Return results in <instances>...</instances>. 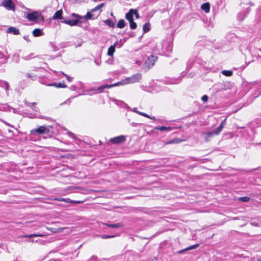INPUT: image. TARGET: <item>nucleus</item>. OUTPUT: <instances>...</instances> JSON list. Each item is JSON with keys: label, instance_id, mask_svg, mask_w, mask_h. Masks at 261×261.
<instances>
[{"label": "nucleus", "instance_id": "1", "mask_svg": "<svg viewBox=\"0 0 261 261\" xmlns=\"http://www.w3.org/2000/svg\"><path fill=\"white\" fill-rule=\"evenodd\" d=\"M105 5L104 3H101L98 6H97L95 8L92 9L90 12H88L85 16L82 17L78 14L73 13L72 15L75 17L78 18H84L86 20L88 19H94L96 18L99 15L100 13H98L97 14H93L96 11L100 10Z\"/></svg>", "mask_w": 261, "mask_h": 261}, {"label": "nucleus", "instance_id": "3", "mask_svg": "<svg viewBox=\"0 0 261 261\" xmlns=\"http://www.w3.org/2000/svg\"><path fill=\"white\" fill-rule=\"evenodd\" d=\"M49 130L44 126H40L38 128L31 130V134L32 135H35L36 134L42 135L47 134Z\"/></svg>", "mask_w": 261, "mask_h": 261}, {"label": "nucleus", "instance_id": "6", "mask_svg": "<svg viewBox=\"0 0 261 261\" xmlns=\"http://www.w3.org/2000/svg\"><path fill=\"white\" fill-rule=\"evenodd\" d=\"M106 88L109 89L108 85H103L99 87L97 89H90V90L87 92V94L89 95L95 94L101 92L103 90Z\"/></svg>", "mask_w": 261, "mask_h": 261}, {"label": "nucleus", "instance_id": "47", "mask_svg": "<svg viewBox=\"0 0 261 261\" xmlns=\"http://www.w3.org/2000/svg\"><path fill=\"white\" fill-rule=\"evenodd\" d=\"M3 54L0 51V58H2L3 57Z\"/></svg>", "mask_w": 261, "mask_h": 261}, {"label": "nucleus", "instance_id": "29", "mask_svg": "<svg viewBox=\"0 0 261 261\" xmlns=\"http://www.w3.org/2000/svg\"><path fill=\"white\" fill-rule=\"evenodd\" d=\"M239 200L242 202H248L249 200V198L247 196L241 197L239 198Z\"/></svg>", "mask_w": 261, "mask_h": 261}, {"label": "nucleus", "instance_id": "36", "mask_svg": "<svg viewBox=\"0 0 261 261\" xmlns=\"http://www.w3.org/2000/svg\"><path fill=\"white\" fill-rule=\"evenodd\" d=\"M201 99L203 101H207L208 100V96L206 95H204L201 97Z\"/></svg>", "mask_w": 261, "mask_h": 261}, {"label": "nucleus", "instance_id": "50", "mask_svg": "<svg viewBox=\"0 0 261 261\" xmlns=\"http://www.w3.org/2000/svg\"><path fill=\"white\" fill-rule=\"evenodd\" d=\"M258 261H261V257L259 259H258Z\"/></svg>", "mask_w": 261, "mask_h": 261}, {"label": "nucleus", "instance_id": "37", "mask_svg": "<svg viewBox=\"0 0 261 261\" xmlns=\"http://www.w3.org/2000/svg\"><path fill=\"white\" fill-rule=\"evenodd\" d=\"M83 202L82 201H74V200H70V203H82Z\"/></svg>", "mask_w": 261, "mask_h": 261}, {"label": "nucleus", "instance_id": "46", "mask_svg": "<svg viewBox=\"0 0 261 261\" xmlns=\"http://www.w3.org/2000/svg\"><path fill=\"white\" fill-rule=\"evenodd\" d=\"M67 102H70V99H68V100H67L66 101H65L64 102V103H66Z\"/></svg>", "mask_w": 261, "mask_h": 261}, {"label": "nucleus", "instance_id": "13", "mask_svg": "<svg viewBox=\"0 0 261 261\" xmlns=\"http://www.w3.org/2000/svg\"><path fill=\"white\" fill-rule=\"evenodd\" d=\"M63 22L66 23V24H69L71 26H73V25H76L77 24L78 22H79V20H64V21H63Z\"/></svg>", "mask_w": 261, "mask_h": 261}, {"label": "nucleus", "instance_id": "31", "mask_svg": "<svg viewBox=\"0 0 261 261\" xmlns=\"http://www.w3.org/2000/svg\"><path fill=\"white\" fill-rule=\"evenodd\" d=\"M133 14H134L136 17V18H139L140 17L139 14L136 9H133L132 11Z\"/></svg>", "mask_w": 261, "mask_h": 261}, {"label": "nucleus", "instance_id": "26", "mask_svg": "<svg viewBox=\"0 0 261 261\" xmlns=\"http://www.w3.org/2000/svg\"><path fill=\"white\" fill-rule=\"evenodd\" d=\"M222 73L225 76H229L232 75V71L231 70H223Z\"/></svg>", "mask_w": 261, "mask_h": 261}, {"label": "nucleus", "instance_id": "35", "mask_svg": "<svg viewBox=\"0 0 261 261\" xmlns=\"http://www.w3.org/2000/svg\"><path fill=\"white\" fill-rule=\"evenodd\" d=\"M63 74H64V75L66 77V79L69 81V82H71L72 81V77L68 76V75H67L66 74H65V73H63Z\"/></svg>", "mask_w": 261, "mask_h": 261}, {"label": "nucleus", "instance_id": "21", "mask_svg": "<svg viewBox=\"0 0 261 261\" xmlns=\"http://www.w3.org/2000/svg\"><path fill=\"white\" fill-rule=\"evenodd\" d=\"M125 23L123 19H120L117 24V27L120 29L123 28L125 27Z\"/></svg>", "mask_w": 261, "mask_h": 261}, {"label": "nucleus", "instance_id": "40", "mask_svg": "<svg viewBox=\"0 0 261 261\" xmlns=\"http://www.w3.org/2000/svg\"><path fill=\"white\" fill-rule=\"evenodd\" d=\"M65 228H65V227L59 228H58V232H62V230H63L64 229H65Z\"/></svg>", "mask_w": 261, "mask_h": 261}, {"label": "nucleus", "instance_id": "44", "mask_svg": "<svg viewBox=\"0 0 261 261\" xmlns=\"http://www.w3.org/2000/svg\"><path fill=\"white\" fill-rule=\"evenodd\" d=\"M23 38H24L25 40H26L27 41H29V40H28V36H24V37H23Z\"/></svg>", "mask_w": 261, "mask_h": 261}, {"label": "nucleus", "instance_id": "48", "mask_svg": "<svg viewBox=\"0 0 261 261\" xmlns=\"http://www.w3.org/2000/svg\"><path fill=\"white\" fill-rule=\"evenodd\" d=\"M36 104L35 102H33L31 103L32 106H34Z\"/></svg>", "mask_w": 261, "mask_h": 261}, {"label": "nucleus", "instance_id": "49", "mask_svg": "<svg viewBox=\"0 0 261 261\" xmlns=\"http://www.w3.org/2000/svg\"><path fill=\"white\" fill-rule=\"evenodd\" d=\"M252 261H258V259L257 260H255L254 258H253Z\"/></svg>", "mask_w": 261, "mask_h": 261}, {"label": "nucleus", "instance_id": "41", "mask_svg": "<svg viewBox=\"0 0 261 261\" xmlns=\"http://www.w3.org/2000/svg\"><path fill=\"white\" fill-rule=\"evenodd\" d=\"M5 85H6V89L7 90L9 88V84L7 82H5Z\"/></svg>", "mask_w": 261, "mask_h": 261}, {"label": "nucleus", "instance_id": "11", "mask_svg": "<svg viewBox=\"0 0 261 261\" xmlns=\"http://www.w3.org/2000/svg\"><path fill=\"white\" fill-rule=\"evenodd\" d=\"M201 8L205 13H208L210 10V5L208 3H205L202 4L201 6Z\"/></svg>", "mask_w": 261, "mask_h": 261}, {"label": "nucleus", "instance_id": "39", "mask_svg": "<svg viewBox=\"0 0 261 261\" xmlns=\"http://www.w3.org/2000/svg\"><path fill=\"white\" fill-rule=\"evenodd\" d=\"M141 115L143 116H144L145 117H147V118L149 117V116L148 114H146L145 113H143V112L142 113H141Z\"/></svg>", "mask_w": 261, "mask_h": 261}, {"label": "nucleus", "instance_id": "27", "mask_svg": "<svg viewBox=\"0 0 261 261\" xmlns=\"http://www.w3.org/2000/svg\"><path fill=\"white\" fill-rule=\"evenodd\" d=\"M55 200L58 201H64L66 202L70 203V200L69 199H66L64 198H55Z\"/></svg>", "mask_w": 261, "mask_h": 261}, {"label": "nucleus", "instance_id": "23", "mask_svg": "<svg viewBox=\"0 0 261 261\" xmlns=\"http://www.w3.org/2000/svg\"><path fill=\"white\" fill-rule=\"evenodd\" d=\"M105 23L109 25L110 27L113 28L115 26V23L113 21V20L110 19H107L105 21Z\"/></svg>", "mask_w": 261, "mask_h": 261}, {"label": "nucleus", "instance_id": "10", "mask_svg": "<svg viewBox=\"0 0 261 261\" xmlns=\"http://www.w3.org/2000/svg\"><path fill=\"white\" fill-rule=\"evenodd\" d=\"M117 44V42H116L113 45H111L108 50V55L109 56H112L115 51V46Z\"/></svg>", "mask_w": 261, "mask_h": 261}, {"label": "nucleus", "instance_id": "43", "mask_svg": "<svg viewBox=\"0 0 261 261\" xmlns=\"http://www.w3.org/2000/svg\"><path fill=\"white\" fill-rule=\"evenodd\" d=\"M134 112L140 114L141 115V113H142V112H139V111H136V110H133Z\"/></svg>", "mask_w": 261, "mask_h": 261}, {"label": "nucleus", "instance_id": "17", "mask_svg": "<svg viewBox=\"0 0 261 261\" xmlns=\"http://www.w3.org/2000/svg\"><path fill=\"white\" fill-rule=\"evenodd\" d=\"M33 35L34 37H39L43 35L42 31L40 29H36L33 31Z\"/></svg>", "mask_w": 261, "mask_h": 261}, {"label": "nucleus", "instance_id": "30", "mask_svg": "<svg viewBox=\"0 0 261 261\" xmlns=\"http://www.w3.org/2000/svg\"><path fill=\"white\" fill-rule=\"evenodd\" d=\"M180 141L178 139H174L171 141H170L169 142H166L165 144H173V143H178Z\"/></svg>", "mask_w": 261, "mask_h": 261}, {"label": "nucleus", "instance_id": "16", "mask_svg": "<svg viewBox=\"0 0 261 261\" xmlns=\"http://www.w3.org/2000/svg\"><path fill=\"white\" fill-rule=\"evenodd\" d=\"M104 225L113 228H117L119 227H121L123 226V225L121 223H116V224H108V223H104Z\"/></svg>", "mask_w": 261, "mask_h": 261}, {"label": "nucleus", "instance_id": "20", "mask_svg": "<svg viewBox=\"0 0 261 261\" xmlns=\"http://www.w3.org/2000/svg\"><path fill=\"white\" fill-rule=\"evenodd\" d=\"M123 82H124V79L121 80L120 82L116 83L115 84H111V85H108L109 88H111L112 87H116V86H120V85H125V84L123 83Z\"/></svg>", "mask_w": 261, "mask_h": 261}, {"label": "nucleus", "instance_id": "2", "mask_svg": "<svg viewBox=\"0 0 261 261\" xmlns=\"http://www.w3.org/2000/svg\"><path fill=\"white\" fill-rule=\"evenodd\" d=\"M142 75L141 73H137L133 75L130 77H127L124 79L123 83L126 84H133L139 81L141 79Z\"/></svg>", "mask_w": 261, "mask_h": 261}, {"label": "nucleus", "instance_id": "19", "mask_svg": "<svg viewBox=\"0 0 261 261\" xmlns=\"http://www.w3.org/2000/svg\"><path fill=\"white\" fill-rule=\"evenodd\" d=\"M155 129L156 130H161V131H163V130L170 131V130H172L171 127H166V126H157V127H155Z\"/></svg>", "mask_w": 261, "mask_h": 261}, {"label": "nucleus", "instance_id": "14", "mask_svg": "<svg viewBox=\"0 0 261 261\" xmlns=\"http://www.w3.org/2000/svg\"><path fill=\"white\" fill-rule=\"evenodd\" d=\"M132 11L133 9H130L129 12L127 13L125 15V18L127 20L129 21V22L132 21V20H134Z\"/></svg>", "mask_w": 261, "mask_h": 261}, {"label": "nucleus", "instance_id": "8", "mask_svg": "<svg viewBox=\"0 0 261 261\" xmlns=\"http://www.w3.org/2000/svg\"><path fill=\"white\" fill-rule=\"evenodd\" d=\"M27 18L30 21H35L38 18V16L37 15L36 12H33L31 13H28L27 16Z\"/></svg>", "mask_w": 261, "mask_h": 261}, {"label": "nucleus", "instance_id": "5", "mask_svg": "<svg viewBox=\"0 0 261 261\" xmlns=\"http://www.w3.org/2000/svg\"><path fill=\"white\" fill-rule=\"evenodd\" d=\"M2 6L8 10H14L15 6L12 0H3Z\"/></svg>", "mask_w": 261, "mask_h": 261}, {"label": "nucleus", "instance_id": "9", "mask_svg": "<svg viewBox=\"0 0 261 261\" xmlns=\"http://www.w3.org/2000/svg\"><path fill=\"white\" fill-rule=\"evenodd\" d=\"M7 32L8 33H13L14 35H18L19 34V30L13 27H9L8 29Z\"/></svg>", "mask_w": 261, "mask_h": 261}, {"label": "nucleus", "instance_id": "25", "mask_svg": "<svg viewBox=\"0 0 261 261\" xmlns=\"http://www.w3.org/2000/svg\"><path fill=\"white\" fill-rule=\"evenodd\" d=\"M21 236L23 238H32V237H42L43 235L41 234L34 233V234H29V235H24V236Z\"/></svg>", "mask_w": 261, "mask_h": 261}, {"label": "nucleus", "instance_id": "12", "mask_svg": "<svg viewBox=\"0 0 261 261\" xmlns=\"http://www.w3.org/2000/svg\"><path fill=\"white\" fill-rule=\"evenodd\" d=\"M63 12L61 10L57 11L53 16L54 19H61L62 18Z\"/></svg>", "mask_w": 261, "mask_h": 261}, {"label": "nucleus", "instance_id": "33", "mask_svg": "<svg viewBox=\"0 0 261 261\" xmlns=\"http://www.w3.org/2000/svg\"><path fill=\"white\" fill-rule=\"evenodd\" d=\"M208 133H204L203 134V135L205 136L204 137V138H205V141L206 142H208L209 141V138H211L212 137H209L208 135H207V134Z\"/></svg>", "mask_w": 261, "mask_h": 261}, {"label": "nucleus", "instance_id": "22", "mask_svg": "<svg viewBox=\"0 0 261 261\" xmlns=\"http://www.w3.org/2000/svg\"><path fill=\"white\" fill-rule=\"evenodd\" d=\"M156 59V57L154 56H150V57H149L148 61L151 62V65L153 66Z\"/></svg>", "mask_w": 261, "mask_h": 261}, {"label": "nucleus", "instance_id": "7", "mask_svg": "<svg viewBox=\"0 0 261 261\" xmlns=\"http://www.w3.org/2000/svg\"><path fill=\"white\" fill-rule=\"evenodd\" d=\"M125 140V137L124 136H120L111 138L110 141L113 143L117 144L124 142Z\"/></svg>", "mask_w": 261, "mask_h": 261}, {"label": "nucleus", "instance_id": "45", "mask_svg": "<svg viewBox=\"0 0 261 261\" xmlns=\"http://www.w3.org/2000/svg\"><path fill=\"white\" fill-rule=\"evenodd\" d=\"M148 118L151 119L152 120H155V118L154 117H148Z\"/></svg>", "mask_w": 261, "mask_h": 261}, {"label": "nucleus", "instance_id": "34", "mask_svg": "<svg viewBox=\"0 0 261 261\" xmlns=\"http://www.w3.org/2000/svg\"><path fill=\"white\" fill-rule=\"evenodd\" d=\"M26 76L27 77H28V78L32 79L33 80H34V78L36 77V75H35L32 74H30V73H29L26 74Z\"/></svg>", "mask_w": 261, "mask_h": 261}, {"label": "nucleus", "instance_id": "32", "mask_svg": "<svg viewBox=\"0 0 261 261\" xmlns=\"http://www.w3.org/2000/svg\"><path fill=\"white\" fill-rule=\"evenodd\" d=\"M100 238L102 239L112 238L115 237V236H110V235H101L100 236Z\"/></svg>", "mask_w": 261, "mask_h": 261}, {"label": "nucleus", "instance_id": "18", "mask_svg": "<svg viewBox=\"0 0 261 261\" xmlns=\"http://www.w3.org/2000/svg\"><path fill=\"white\" fill-rule=\"evenodd\" d=\"M199 246V245L198 244L192 245V246H191L190 247H188L186 248L185 249H183V250H181L179 251V253H181L184 252L185 251L196 249L197 247H198Z\"/></svg>", "mask_w": 261, "mask_h": 261}, {"label": "nucleus", "instance_id": "4", "mask_svg": "<svg viewBox=\"0 0 261 261\" xmlns=\"http://www.w3.org/2000/svg\"><path fill=\"white\" fill-rule=\"evenodd\" d=\"M226 118L225 119H224L221 122V123L220 125H219V126L216 129H215L214 131H213L212 132L208 133L207 134V135L209 137H212L214 135H219L221 133V132L222 130V129L223 128L224 125L226 124Z\"/></svg>", "mask_w": 261, "mask_h": 261}, {"label": "nucleus", "instance_id": "15", "mask_svg": "<svg viewBox=\"0 0 261 261\" xmlns=\"http://www.w3.org/2000/svg\"><path fill=\"white\" fill-rule=\"evenodd\" d=\"M47 86H55L57 88H66L67 85L62 83H53V84H47Z\"/></svg>", "mask_w": 261, "mask_h": 261}, {"label": "nucleus", "instance_id": "42", "mask_svg": "<svg viewBox=\"0 0 261 261\" xmlns=\"http://www.w3.org/2000/svg\"><path fill=\"white\" fill-rule=\"evenodd\" d=\"M91 259L96 260V259H97V257L95 256H92L91 257Z\"/></svg>", "mask_w": 261, "mask_h": 261}, {"label": "nucleus", "instance_id": "38", "mask_svg": "<svg viewBox=\"0 0 261 261\" xmlns=\"http://www.w3.org/2000/svg\"><path fill=\"white\" fill-rule=\"evenodd\" d=\"M67 134L70 137H72V138H74V135L72 132L68 131L67 132Z\"/></svg>", "mask_w": 261, "mask_h": 261}, {"label": "nucleus", "instance_id": "24", "mask_svg": "<svg viewBox=\"0 0 261 261\" xmlns=\"http://www.w3.org/2000/svg\"><path fill=\"white\" fill-rule=\"evenodd\" d=\"M150 24L148 23H145L143 26V30L144 33H146L150 30Z\"/></svg>", "mask_w": 261, "mask_h": 261}, {"label": "nucleus", "instance_id": "28", "mask_svg": "<svg viewBox=\"0 0 261 261\" xmlns=\"http://www.w3.org/2000/svg\"><path fill=\"white\" fill-rule=\"evenodd\" d=\"M129 25L132 29H135L137 27V23L134 22V20H132V21L129 22Z\"/></svg>", "mask_w": 261, "mask_h": 261}]
</instances>
